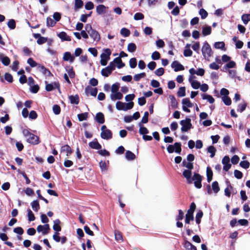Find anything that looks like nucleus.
I'll use <instances>...</instances> for the list:
<instances>
[{
    "instance_id": "f257e3e1",
    "label": "nucleus",
    "mask_w": 250,
    "mask_h": 250,
    "mask_svg": "<svg viewBox=\"0 0 250 250\" xmlns=\"http://www.w3.org/2000/svg\"><path fill=\"white\" fill-rule=\"evenodd\" d=\"M104 52L101 55L100 63L103 66H105L107 64V62L110 60V56L111 54V50L108 48L104 49Z\"/></svg>"
},
{
    "instance_id": "f03ea898",
    "label": "nucleus",
    "mask_w": 250,
    "mask_h": 250,
    "mask_svg": "<svg viewBox=\"0 0 250 250\" xmlns=\"http://www.w3.org/2000/svg\"><path fill=\"white\" fill-rule=\"evenodd\" d=\"M202 52L205 59H208L212 55V50L209 44L205 42L202 48Z\"/></svg>"
},
{
    "instance_id": "7ed1b4c3",
    "label": "nucleus",
    "mask_w": 250,
    "mask_h": 250,
    "mask_svg": "<svg viewBox=\"0 0 250 250\" xmlns=\"http://www.w3.org/2000/svg\"><path fill=\"white\" fill-rule=\"evenodd\" d=\"M101 137L105 140H109L112 138V131L108 129L105 125L101 127Z\"/></svg>"
},
{
    "instance_id": "20e7f679",
    "label": "nucleus",
    "mask_w": 250,
    "mask_h": 250,
    "mask_svg": "<svg viewBox=\"0 0 250 250\" xmlns=\"http://www.w3.org/2000/svg\"><path fill=\"white\" fill-rule=\"evenodd\" d=\"M180 124L182 125L181 131L183 132H187L192 127L191 119L188 118H187L185 120H181Z\"/></svg>"
},
{
    "instance_id": "39448f33",
    "label": "nucleus",
    "mask_w": 250,
    "mask_h": 250,
    "mask_svg": "<svg viewBox=\"0 0 250 250\" xmlns=\"http://www.w3.org/2000/svg\"><path fill=\"white\" fill-rule=\"evenodd\" d=\"M167 150L169 153H172L174 151L178 154H180L181 149V144L180 143H175L173 145H169L167 147Z\"/></svg>"
},
{
    "instance_id": "423d86ee",
    "label": "nucleus",
    "mask_w": 250,
    "mask_h": 250,
    "mask_svg": "<svg viewBox=\"0 0 250 250\" xmlns=\"http://www.w3.org/2000/svg\"><path fill=\"white\" fill-rule=\"evenodd\" d=\"M202 176L200 174L195 173L192 177V182L194 181L195 187L197 188H200L202 187Z\"/></svg>"
},
{
    "instance_id": "0eeeda50",
    "label": "nucleus",
    "mask_w": 250,
    "mask_h": 250,
    "mask_svg": "<svg viewBox=\"0 0 250 250\" xmlns=\"http://www.w3.org/2000/svg\"><path fill=\"white\" fill-rule=\"evenodd\" d=\"M49 229L50 227L48 224L44 225H39L37 228V231L38 232H42L43 235L47 234Z\"/></svg>"
},
{
    "instance_id": "6e6552de",
    "label": "nucleus",
    "mask_w": 250,
    "mask_h": 250,
    "mask_svg": "<svg viewBox=\"0 0 250 250\" xmlns=\"http://www.w3.org/2000/svg\"><path fill=\"white\" fill-rule=\"evenodd\" d=\"M89 36L93 39V42H98L101 39L100 35L99 32L95 29H93L88 33Z\"/></svg>"
},
{
    "instance_id": "1a4fd4ad",
    "label": "nucleus",
    "mask_w": 250,
    "mask_h": 250,
    "mask_svg": "<svg viewBox=\"0 0 250 250\" xmlns=\"http://www.w3.org/2000/svg\"><path fill=\"white\" fill-rule=\"evenodd\" d=\"M230 159L229 156H225L222 159V163L223 164V169L226 171H228L231 167L230 164Z\"/></svg>"
},
{
    "instance_id": "9d476101",
    "label": "nucleus",
    "mask_w": 250,
    "mask_h": 250,
    "mask_svg": "<svg viewBox=\"0 0 250 250\" xmlns=\"http://www.w3.org/2000/svg\"><path fill=\"white\" fill-rule=\"evenodd\" d=\"M27 141L33 145L38 144L40 142L39 137L32 133L27 138Z\"/></svg>"
},
{
    "instance_id": "9b49d317",
    "label": "nucleus",
    "mask_w": 250,
    "mask_h": 250,
    "mask_svg": "<svg viewBox=\"0 0 250 250\" xmlns=\"http://www.w3.org/2000/svg\"><path fill=\"white\" fill-rule=\"evenodd\" d=\"M192 172L189 169H185L183 172V175L187 179L188 184H192V177H191Z\"/></svg>"
},
{
    "instance_id": "f8f14e48",
    "label": "nucleus",
    "mask_w": 250,
    "mask_h": 250,
    "mask_svg": "<svg viewBox=\"0 0 250 250\" xmlns=\"http://www.w3.org/2000/svg\"><path fill=\"white\" fill-rule=\"evenodd\" d=\"M85 92L87 96L90 94L92 96L95 97L97 94L98 89L97 88H93L88 86L85 88Z\"/></svg>"
},
{
    "instance_id": "ddd939ff",
    "label": "nucleus",
    "mask_w": 250,
    "mask_h": 250,
    "mask_svg": "<svg viewBox=\"0 0 250 250\" xmlns=\"http://www.w3.org/2000/svg\"><path fill=\"white\" fill-rule=\"evenodd\" d=\"M171 67L174 68L175 72L183 70L184 69V66L176 61H174L172 63Z\"/></svg>"
},
{
    "instance_id": "4468645a",
    "label": "nucleus",
    "mask_w": 250,
    "mask_h": 250,
    "mask_svg": "<svg viewBox=\"0 0 250 250\" xmlns=\"http://www.w3.org/2000/svg\"><path fill=\"white\" fill-rule=\"evenodd\" d=\"M123 97V95L120 92L112 93L110 94V99L113 101H115L117 100H121Z\"/></svg>"
},
{
    "instance_id": "2eb2a0df",
    "label": "nucleus",
    "mask_w": 250,
    "mask_h": 250,
    "mask_svg": "<svg viewBox=\"0 0 250 250\" xmlns=\"http://www.w3.org/2000/svg\"><path fill=\"white\" fill-rule=\"evenodd\" d=\"M63 59L65 61H69L71 63L74 61L75 57L71 55L69 52H66L63 54Z\"/></svg>"
},
{
    "instance_id": "dca6fc26",
    "label": "nucleus",
    "mask_w": 250,
    "mask_h": 250,
    "mask_svg": "<svg viewBox=\"0 0 250 250\" xmlns=\"http://www.w3.org/2000/svg\"><path fill=\"white\" fill-rule=\"evenodd\" d=\"M59 83L55 82L52 83L46 84L45 86V89L47 91H51L55 88H59Z\"/></svg>"
},
{
    "instance_id": "f3484780",
    "label": "nucleus",
    "mask_w": 250,
    "mask_h": 250,
    "mask_svg": "<svg viewBox=\"0 0 250 250\" xmlns=\"http://www.w3.org/2000/svg\"><path fill=\"white\" fill-rule=\"evenodd\" d=\"M106 7L103 4L99 5L96 7V12L98 15H102L105 13Z\"/></svg>"
},
{
    "instance_id": "a211bd4d",
    "label": "nucleus",
    "mask_w": 250,
    "mask_h": 250,
    "mask_svg": "<svg viewBox=\"0 0 250 250\" xmlns=\"http://www.w3.org/2000/svg\"><path fill=\"white\" fill-rule=\"evenodd\" d=\"M95 120L100 124H104V117L103 113L102 112L97 113L95 117Z\"/></svg>"
},
{
    "instance_id": "6ab92c4d",
    "label": "nucleus",
    "mask_w": 250,
    "mask_h": 250,
    "mask_svg": "<svg viewBox=\"0 0 250 250\" xmlns=\"http://www.w3.org/2000/svg\"><path fill=\"white\" fill-rule=\"evenodd\" d=\"M89 146L93 149L97 150H99L102 148V146L97 141L90 142L89 143Z\"/></svg>"
},
{
    "instance_id": "aec40b11",
    "label": "nucleus",
    "mask_w": 250,
    "mask_h": 250,
    "mask_svg": "<svg viewBox=\"0 0 250 250\" xmlns=\"http://www.w3.org/2000/svg\"><path fill=\"white\" fill-rule=\"evenodd\" d=\"M192 77H190L189 78V82L190 83L191 86L195 89H198L201 86L200 83L197 81L192 80Z\"/></svg>"
},
{
    "instance_id": "412c9836",
    "label": "nucleus",
    "mask_w": 250,
    "mask_h": 250,
    "mask_svg": "<svg viewBox=\"0 0 250 250\" xmlns=\"http://www.w3.org/2000/svg\"><path fill=\"white\" fill-rule=\"evenodd\" d=\"M61 152H66L67 156H69L72 153V149L69 146L64 145L61 148Z\"/></svg>"
},
{
    "instance_id": "4be33fe9",
    "label": "nucleus",
    "mask_w": 250,
    "mask_h": 250,
    "mask_svg": "<svg viewBox=\"0 0 250 250\" xmlns=\"http://www.w3.org/2000/svg\"><path fill=\"white\" fill-rule=\"evenodd\" d=\"M69 101L72 104H78L79 103V97L78 95L69 96Z\"/></svg>"
},
{
    "instance_id": "5701e85b",
    "label": "nucleus",
    "mask_w": 250,
    "mask_h": 250,
    "mask_svg": "<svg viewBox=\"0 0 250 250\" xmlns=\"http://www.w3.org/2000/svg\"><path fill=\"white\" fill-rule=\"evenodd\" d=\"M113 62L115 63V64H117V67L119 69L123 67L125 65V63L122 62V61L120 57H117L115 58L114 59Z\"/></svg>"
},
{
    "instance_id": "b1692460",
    "label": "nucleus",
    "mask_w": 250,
    "mask_h": 250,
    "mask_svg": "<svg viewBox=\"0 0 250 250\" xmlns=\"http://www.w3.org/2000/svg\"><path fill=\"white\" fill-rule=\"evenodd\" d=\"M60 221L59 219H57L54 221L53 229L56 232H59L61 230V227L60 226Z\"/></svg>"
},
{
    "instance_id": "393cba45",
    "label": "nucleus",
    "mask_w": 250,
    "mask_h": 250,
    "mask_svg": "<svg viewBox=\"0 0 250 250\" xmlns=\"http://www.w3.org/2000/svg\"><path fill=\"white\" fill-rule=\"evenodd\" d=\"M184 247L187 250H197L195 246H194L190 242L187 240L185 241V242Z\"/></svg>"
},
{
    "instance_id": "a878e982",
    "label": "nucleus",
    "mask_w": 250,
    "mask_h": 250,
    "mask_svg": "<svg viewBox=\"0 0 250 250\" xmlns=\"http://www.w3.org/2000/svg\"><path fill=\"white\" fill-rule=\"evenodd\" d=\"M241 20L245 25H247L250 21V14H244L241 16Z\"/></svg>"
},
{
    "instance_id": "bb28decb",
    "label": "nucleus",
    "mask_w": 250,
    "mask_h": 250,
    "mask_svg": "<svg viewBox=\"0 0 250 250\" xmlns=\"http://www.w3.org/2000/svg\"><path fill=\"white\" fill-rule=\"evenodd\" d=\"M0 59L2 63L5 66H7L10 64V60L8 57H2V55L0 54Z\"/></svg>"
},
{
    "instance_id": "cd10ccee",
    "label": "nucleus",
    "mask_w": 250,
    "mask_h": 250,
    "mask_svg": "<svg viewBox=\"0 0 250 250\" xmlns=\"http://www.w3.org/2000/svg\"><path fill=\"white\" fill-rule=\"evenodd\" d=\"M211 32V28L210 26H207L203 27L202 34L204 36L210 35Z\"/></svg>"
},
{
    "instance_id": "c85d7f7f",
    "label": "nucleus",
    "mask_w": 250,
    "mask_h": 250,
    "mask_svg": "<svg viewBox=\"0 0 250 250\" xmlns=\"http://www.w3.org/2000/svg\"><path fill=\"white\" fill-rule=\"evenodd\" d=\"M213 173L211 169L209 167L207 168V181L208 182H210L212 179Z\"/></svg>"
},
{
    "instance_id": "c756f323",
    "label": "nucleus",
    "mask_w": 250,
    "mask_h": 250,
    "mask_svg": "<svg viewBox=\"0 0 250 250\" xmlns=\"http://www.w3.org/2000/svg\"><path fill=\"white\" fill-rule=\"evenodd\" d=\"M170 100V105L173 108H176L177 107V102L173 95H170L169 97Z\"/></svg>"
},
{
    "instance_id": "7c9ffc66",
    "label": "nucleus",
    "mask_w": 250,
    "mask_h": 250,
    "mask_svg": "<svg viewBox=\"0 0 250 250\" xmlns=\"http://www.w3.org/2000/svg\"><path fill=\"white\" fill-rule=\"evenodd\" d=\"M125 158L128 160H133L135 158V155L131 151L127 150L125 153Z\"/></svg>"
},
{
    "instance_id": "2f4dec72",
    "label": "nucleus",
    "mask_w": 250,
    "mask_h": 250,
    "mask_svg": "<svg viewBox=\"0 0 250 250\" xmlns=\"http://www.w3.org/2000/svg\"><path fill=\"white\" fill-rule=\"evenodd\" d=\"M112 73V71L108 67H106L101 71V74L104 77H108Z\"/></svg>"
},
{
    "instance_id": "473e14b6",
    "label": "nucleus",
    "mask_w": 250,
    "mask_h": 250,
    "mask_svg": "<svg viewBox=\"0 0 250 250\" xmlns=\"http://www.w3.org/2000/svg\"><path fill=\"white\" fill-rule=\"evenodd\" d=\"M138 125L140 127L139 133L141 134L145 135L148 133V129L146 127L143 126L141 123H139Z\"/></svg>"
},
{
    "instance_id": "72a5a7b5",
    "label": "nucleus",
    "mask_w": 250,
    "mask_h": 250,
    "mask_svg": "<svg viewBox=\"0 0 250 250\" xmlns=\"http://www.w3.org/2000/svg\"><path fill=\"white\" fill-rule=\"evenodd\" d=\"M31 205L32 206V209L35 211H38L40 209V205L39 203L37 200L33 201L31 203Z\"/></svg>"
},
{
    "instance_id": "f704fd0d",
    "label": "nucleus",
    "mask_w": 250,
    "mask_h": 250,
    "mask_svg": "<svg viewBox=\"0 0 250 250\" xmlns=\"http://www.w3.org/2000/svg\"><path fill=\"white\" fill-rule=\"evenodd\" d=\"M202 97L203 99L207 100L210 104H212L214 102V99L209 95L203 94L202 95Z\"/></svg>"
},
{
    "instance_id": "c9c22d12",
    "label": "nucleus",
    "mask_w": 250,
    "mask_h": 250,
    "mask_svg": "<svg viewBox=\"0 0 250 250\" xmlns=\"http://www.w3.org/2000/svg\"><path fill=\"white\" fill-rule=\"evenodd\" d=\"M59 37L62 40L64 41H71V39L70 37L68 36L66 33L64 32H61L59 34Z\"/></svg>"
},
{
    "instance_id": "e433bc0d",
    "label": "nucleus",
    "mask_w": 250,
    "mask_h": 250,
    "mask_svg": "<svg viewBox=\"0 0 250 250\" xmlns=\"http://www.w3.org/2000/svg\"><path fill=\"white\" fill-rule=\"evenodd\" d=\"M212 188L215 193H217L220 190L218 183L214 181L212 183Z\"/></svg>"
},
{
    "instance_id": "4c0bfd02",
    "label": "nucleus",
    "mask_w": 250,
    "mask_h": 250,
    "mask_svg": "<svg viewBox=\"0 0 250 250\" xmlns=\"http://www.w3.org/2000/svg\"><path fill=\"white\" fill-rule=\"evenodd\" d=\"M39 68L43 74L49 76L51 75L50 71L46 68L43 65H39Z\"/></svg>"
},
{
    "instance_id": "58836bf2",
    "label": "nucleus",
    "mask_w": 250,
    "mask_h": 250,
    "mask_svg": "<svg viewBox=\"0 0 250 250\" xmlns=\"http://www.w3.org/2000/svg\"><path fill=\"white\" fill-rule=\"evenodd\" d=\"M56 23V22L51 18L48 17L46 19V25L48 27H53Z\"/></svg>"
},
{
    "instance_id": "ea45409f",
    "label": "nucleus",
    "mask_w": 250,
    "mask_h": 250,
    "mask_svg": "<svg viewBox=\"0 0 250 250\" xmlns=\"http://www.w3.org/2000/svg\"><path fill=\"white\" fill-rule=\"evenodd\" d=\"M125 103L121 102H117L116 104V108L119 110H122L125 111Z\"/></svg>"
},
{
    "instance_id": "a19ab883",
    "label": "nucleus",
    "mask_w": 250,
    "mask_h": 250,
    "mask_svg": "<svg viewBox=\"0 0 250 250\" xmlns=\"http://www.w3.org/2000/svg\"><path fill=\"white\" fill-rule=\"evenodd\" d=\"M183 105H186L188 107H192L193 104L190 102L188 98H185L182 100Z\"/></svg>"
},
{
    "instance_id": "79ce46f5",
    "label": "nucleus",
    "mask_w": 250,
    "mask_h": 250,
    "mask_svg": "<svg viewBox=\"0 0 250 250\" xmlns=\"http://www.w3.org/2000/svg\"><path fill=\"white\" fill-rule=\"evenodd\" d=\"M120 33L124 37H127L130 35V32L129 29L126 28H123L120 31Z\"/></svg>"
},
{
    "instance_id": "37998d69",
    "label": "nucleus",
    "mask_w": 250,
    "mask_h": 250,
    "mask_svg": "<svg viewBox=\"0 0 250 250\" xmlns=\"http://www.w3.org/2000/svg\"><path fill=\"white\" fill-rule=\"evenodd\" d=\"M228 187L225 189V195L227 197H230L231 193L230 190L232 188L229 182H228Z\"/></svg>"
},
{
    "instance_id": "c03bdc74",
    "label": "nucleus",
    "mask_w": 250,
    "mask_h": 250,
    "mask_svg": "<svg viewBox=\"0 0 250 250\" xmlns=\"http://www.w3.org/2000/svg\"><path fill=\"white\" fill-rule=\"evenodd\" d=\"M88 117V113L84 112L83 113L79 114L78 115V118L80 121H83L86 120Z\"/></svg>"
},
{
    "instance_id": "a18cd8bd",
    "label": "nucleus",
    "mask_w": 250,
    "mask_h": 250,
    "mask_svg": "<svg viewBox=\"0 0 250 250\" xmlns=\"http://www.w3.org/2000/svg\"><path fill=\"white\" fill-rule=\"evenodd\" d=\"M194 219L193 214L187 213L186 214L185 222L186 224H189L190 221Z\"/></svg>"
},
{
    "instance_id": "49530a36",
    "label": "nucleus",
    "mask_w": 250,
    "mask_h": 250,
    "mask_svg": "<svg viewBox=\"0 0 250 250\" xmlns=\"http://www.w3.org/2000/svg\"><path fill=\"white\" fill-rule=\"evenodd\" d=\"M216 151V148L213 146H210L208 148V151L210 153V156L211 158L214 156Z\"/></svg>"
},
{
    "instance_id": "de8ad7c7",
    "label": "nucleus",
    "mask_w": 250,
    "mask_h": 250,
    "mask_svg": "<svg viewBox=\"0 0 250 250\" xmlns=\"http://www.w3.org/2000/svg\"><path fill=\"white\" fill-rule=\"evenodd\" d=\"M203 215V212L201 210H199L196 215V222L197 224H199L201 223V219Z\"/></svg>"
},
{
    "instance_id": "09e8293b",
    "label": "nucleus",
    "mask_w": 250,
    "mask_h": 250,
    "mask_svg": "<svg viewBox=\"0 0 250 250\" xmlns=\"http://www.w3.org/2000/svg\"><path fill=\"white\" fill-rule=\"evenodd\" d=\"M115 238L117 241H123V236L122 233L117 230H115L114 232Z\"/></svg>"
},
{
    "instance_id": "8fccbe9b",
    "label": "nucleus",
    "mask_w": 250,
    "mask_h": 250,
    "mask_svg": "<svg viewBox=\"0 0 250 250\" xmlns=\"http://www.w3.org/2000/svg\"><path fill=\"white\" fill-rule=\"evenodd\" d=\"M136 49V45L134 43H130L127 46V50L130 52H134Z\"/></svg>"
},
{
    "instance_id": "3c124183",
    "label": "nucleus",
    "mask_w": 250,
    "mask_h": 250,
    "mask_svg": "<svg viewBox=\"0 0 250 250\" xmlns=\"http://www.w3.org/2000/svg\"><path fill=\"white\" fill-rule=\"evenodd\" d=\"M177 95L180 97H182L186 95V88L185 87H181L177 92Z\"/></svg>"
},
{
    "instance_id": "603ef678",
    "label": "nucleus",
    "mask_w": 250,
    "mask_h": 250,
    "mask_svg": "<svg viewBox=\"0 0 250 250\" xmlns=\"http://www.w3.org/2000/svg\"><path fill=\"white\" fill-rule=\"evenodd\" d=\"M146 73L144 72L141 73L140 74H137L134 76V81L138 82L141 79L144 78L146 76Z\"/></svg>"
},
{
    "instance_id": "864d4df0",
    "label": "nucleus",
    "mask_w": 250,
    "mask_h": 250,
    "mask_svg": "<svg viewBox=\"0 0 250 250\" xmlns=\"http://www.w3.org/2000/svg\"><path fill=\"white\" fill-rule=\"evenodd\" d=\"M7 25L10 29H14L16 28V22L14 20H10L8 23Z\"/></svg>"
},
{
    "instance_id": "5fc2aeb1",
    "label": "nucleus",
    "mask_w": 250,
    "mask_h": 250,
    "mask_svg": "<svg viewBox=\"0 0 250 250\" xmlns=\"http://www.w3.org/2000/svg\"><path fill=\"white\" fill-rule=\"evenodd\" d=\"M148 112L147 111H146L144 113V116L141 120V122L140 123H141V124L147 123L148 122Z\"/></svg>"
},
{
    "instance_id": "6e6d98bb",
    "label": "nucleus",
    "mask_w": 250,
    "mask_h": 250,
    "mask_svg": "<svg viewBox=\"0 0 250 250\" xmlns=\"http://www.w3.org/2000/svg\"><path fill=\"white\" fill-rule=\"evenodd\" d=\"M225 43L223 42H216L214 43V47L217 49H223L225 47Z\"/></svg>"
},
{
    "instance_id": "4d7b16f0",
    "label": "nucleus",
    "mask_w": 250,
    "mask_h": 250,
    "mask_svg": "<svg viewBox=\"0 0 250 250\" xmlns=\"http://www.w3.org/2000/svg\"><path fill=\"white\" fill-rule=\"evenodd\" d=\"M27 212H28V220L30 222L34 221L35 219V216H34L33 213L31 210V209H28L27 210Z\"/></svg>"
},
{
    "instance_id": "13d9d810",
    "label": "nucleus",
    "mask_w": 250,
    "mask_h": 250,
    "mask_svg": "<svg viewBox=\"0 0 250 250\" xmlns=\"http://www.w3.org/2000/svg\"><path fill=\"white\" fill-rule=\"evenodd\" d=\"M222 100L226 105H229L231 104V99L228 96H223L222 97Z\"/></svg>"
},
{
    "instance_id": "bf43d9fd",
    "label": "nucleus",
    "mask_w": 250,
    "mask_h": 250,
    "mask_svg": "<svg viewBox=\"0 0 250 250\" xmlns=\"http://www.w3.org/2000/svg\"><path fill=\"white\" fill-rule=\"evenodd\" d=\"M83 5V1L82 0H75V6L77 9H80Z\"/></svg>"
},
{
    "instance_id": "052dcab7",
    "label": "nucleus",
    "mask_w": 250,
    "mask_h": 250,
    "mask_svg": "<svg viewBox=\"0 0 250 250\" xmlns=\"http://www.w3.org/2000/svg\"><path fill=\"white\" fill-rule=\"evenodd\" d=\"M250 165V163L248 161H243L240 163V166L245 169L248 168Z\"/></svg>"
},
{
    "instance_id": "680f3d73",
    "label": "nucleus",
    "mask_w": 250,
    "mask_h": 250,
    "mask_svg": "<svg viewBox=\"0 0 250 250\" xmlns=\"http://www.w3.org/2000/svg\"><path fill=\"white\" fill-rule=\"evenodd\" d=\"M53 111L55 114L58 115L60 113L61 108L58 105L55 104L53 106Z\"/></svg>"
},
{
    "instance_id": "e2e57ef3",
    "label": "nucleus",
    "mask_w": 250,
    "mask_h": 250,
    "mask_svg": "<svg viewBox=\"0 0 250 250\" xmlns=\"http://www.w3.org/2000/svg\"><path fill=\"white\" fill-rule=\"evenodd\" d=\"M199 14L202 19H205L208 16V12L204 9L202 8L199 11Z\"/></svg>"
},
{
    "instance_id": "0e129e2a",
    "label": "nucleus",
    "mask_w": 250,
    "mask_h": 250,
    "mask_svg": "<svg viewBox=\"0 0 250 250\" xmlns=\"http://www.w3.org/2000/svg\"><path fill=\"white\" fill-rule=\"evenodd\" d=\"M129 65L132 68H135L137 65V60L135 58H131L129 61Z\"/></svg>"
},
{
    "instance_id": "69168bd1",
    "label": "nucleus",
    "mask_w": 250,
    "mask_h": 250,
    "mask_svg": "<svg viewBox=\"0 0 250 250\" xmlns=\"http://www.w3.org/2000/svg\"><path fill=\"white\" fill-rule=\"evenodd\" d=\"M195 208H196L195 204L194 202L191 203L190 208H189V209L188 210L187 213H189L190 214H193V213H194V211Z\"/></svg>"
},
{
    "instance_id": "338daca9",
    "label": "nucleus",
    "mask_w": 250,
    "mask_h": 250,
    "mask_svg": "<svg viewBox=\"0 0 250 250\" xmlns=\"http://www.w3.org/2000/svg\"><path fill=\"white\" fill-rule=\"evenodd\" d=\"M151 58L153 60H159L160 58V54L158 51H154L152 54Z\"/></svg>"
},
{
    "instance_id": "774afa93",
    "label": "nucleus",
    "mask_w": 250,
    "mask_h": 250,
    "mask_svg": "<svg viewBox=\"0 0 250 250\" xmlns=\"http://www.w3.org/2000/svg\"><path fill=\"white\" fill-rule=\"evenodd\" d=\"M28 115L29 118L32 120H35L38 117L36 112L34 110L31 111Z\"/></svg>"
}]
</instances>
